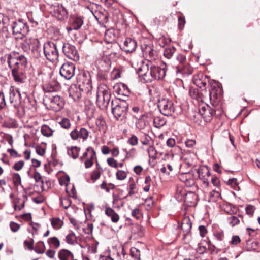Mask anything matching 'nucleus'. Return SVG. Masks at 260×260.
Here are the masks:
<instances>
[{
	"mask_svg": "<svg viewBox=\"0 0 260 260\" xmlns=\"http://www.w3.org/2000/svg\"><path fill=\"white\" fill-rule=\"evenodd\" d=\"M27 23L21 19H16L10 16H6L3 20L2 32L6 37H9L11 33L16 35V39H22L29 32Z\"/></svg>",
	"mask_w": 260,
	"mask_h": 260,
	"instance_id": "1",
	"label": "nucleus"
},
{
	"mask_svg": "<svg viewBox=\"0 0 260 260\" xmlns=\"http://www.w3.org/2000/svg\"><path fill=\"white\" fill-rule=\"evenodd\" d=\"M146 68L147 71L142 75L146 82H151L154 80L162 79L166 75L165 67H160L153 64L151 62L143 66V68Z\"/></svg>",
	"mask_w": 260,
	"mask_h": 260,
	"instance_id": "2",
	"label": "nucleus"
},
{
	"mask_svg": "<svg viewBox=\"0 0 260 260\" xmlns=\"http://www.w3.org/2000/svg\"><path fill=\"white\" fill-rule=\"evenodd\" d=\"M22 45L25 51H31L35 58H38L42 57L41 44L38 38H27L22 43Z\"/></svg>",
	"mask_w": 260,
	"mask_h": 260,
	"instance_id": "3",
	"label": "nucleus"
},
{
	"mask_svg": "<svg viewBox=\"0 0 260 260\" xmlns=\"http://www.w3.org/2000/svg\"><path fill=\"white\" fill-rule=\"evenodd\" d=\"M111 99V92L108 87L102 85L99 87L96 93V104L98 107L102 109H107Z\"/></svg>",
	"mask_w": 260,
	"mask_h": 260,
	"instance_id": "4",
	"label": "nucleus"
},
{
	"mask_svg": "<svg viewBox=\"0 0 260 260\" xmlns=\"http://www.w3.org/2000/svg\"><path fill=\"white\" fill-rule=\"evenodd\" d=\"M8 63L12 70L24 71L27 60L23 55L11 53L8 55Z\"/></svg>",
	"mask_w": 260,
	"mask_h": 260,
	"instance_id": "5",
	"label": "nucleus"
},
{
	"mask_svg": "<svg viewBox=\"0 0 260 260\" xmlns=\"http://www.w3.org/2000/svg\"><path fill=\"white\" fill-rule=\"evenodd\" d=\"M111 106L112 112L117 120H122L126 117L128 104L125 101L112 100Z\"/></svg>",
	"mask_w": 260,
	"mask_h": 260,
	"instance_id": "6",
	"label": "nucleus"
},
{
	"mask_svg": "<svg viewBox=\"0 0 260 260\" xmlns=\"http://www.w3.org/2000/svg\"><path fill=\"white\" fill-rule=\"evenodd\" d=\"M177 75H190L192 73V69L186 61V57L181 54H179L174 62Z\"/></svg>",
	"mask_w": 260,
	"mask_h": 260,
	"instance_id": "7",
	"label": "nucleus"
},
{
	"mask_svg": "<svg viewBox=\"0 0 260 260\" xmlns=\"http://www.w3.org/2000/svg\"><path fill=\"white\" fill-rule=\"evenodd\" d=\"M43 54L45 58L50 62H54L59 56L56 45L53 42L47 41L43 44Z\"/></svg>",
	"mask_w": 260,
	"mask_h": 260,
	"instance_id": "8",
	"label": "nucleus"
},
{
	"mask_svg": "<svg viewBox=\"0 0 260 260\" xmlns=\"http://www.w3.org/2000/svg\"><path fill=\"white\" fill-rule=\"evenodd\" d=\"M44 102L50 109L55 111H59L64 105L63 98L58 95H46Z\"/></svg>",
	"mask_w": 260,
	"mask_h": 260,
	"instance_id": "9",
	"label": "nucleus"
},
{
	"mask_svg": "<svg viewBox=\"0 0 260 260\" xmlns=\"http://www.w3.org/2000/svg\"><path fill=\"white\" fill-rule=\"evenodd\" d=\"M158 107L160 112L167 116L172 115L175 110L173 102L167 98H161L159 100Z\"/></svg>",
	"mask_w": 260,
	"mask_h": 260,
	"instance_id": "10",
	"label": "nucleus"
},
{
	"mask_svg": "<svg viewBox=\"0 0 260 260\" xmlns=\"http://www.w3.org/2000/svg\"><path fill=\"white\" fill-rule=\"evenodd\" d=\"M80 160L84 162L86 168H90L93 165L94 160H96L95 151L92 147H88L80 157Z\"/></svg>",
	"mask_w": 260,
	"mask_h": 260,
	"instance_id": "11",
	"label": "nucleus"
},
{
	"mask_svg": "<svg viewBox=\"0 0 260 260\" xmlns=\"http://www.w3.org/2000/svg\"><path fill=\"white\" fill-rule=\"evenodd\" d=\"M62 51L64 55L70 59L77 61L79 59V56L75 47L69 43H64Z\"/></svg>",
	"mask_w": 260,
	"mask_h": 260,
	"instance_id": "12",
	"label": "nucleus"
},
{
	"mask_svg": "<svg viewBox=\"0 0 260 260\" xmlns=\"http://www.w3.org/2000/svg\"><path fill=\"white\" fill-rule=\"evenodd\" d=\"M75 66L72 62L64 63L60 69V74L66 79H71L75 75Z\"/></svg>",
	"mask_w": 260,
	"mask_h": 260,
	"instance_id": "13",
	"label": "nucleus"
},
{
	"mask_svg": "<svg viewBox=\"0 0 260 260\" xmlns=\"http://www.w3.org/2000/svg\"><path fill=\"white\" fill-rule=\"evenodd\" d=\"M70 135L73 140H82L84 141L87 139L89 132L85 128H80L79 129L76 128L72 131Z\"/></svg>",
	"mask_w": 260,
	"mask_h": 260,
	"instance_id": "14",
	"label": "nucleus"
},
{
	"mask_svg": "<svg viewBox=\"0 0 260 260\" xmlns=\"http://www.w3.org/2000/svg\"><path fill=\"white\" fill-rule=\"evenodd\" d=\"M199 178L203 181V184L205 187H208L211 174L209 168L206 167H201L197 170Z\"/></svg>",
	"mask_w": 260,
	"mask_h": 260,
	"instance_id": "15",
	"label": "nucleus"
},
{
	"mask_svg": "<svg viewBox=\"0 0 260 260\" xmlns=\"http://www.w3.org/2000/svg\"><path fill=\"white\" fill-rule=\"evenodd\" d=\"M199 113L206 122H210L212 119L213 110L209 105H200L199 106Z\"/></svg>",
	"mask_w": 260,
	"mask_h": 260,
	"instance_id": "16",
	"label": "nucleus"
},
{
	"mask_svg": "<svg viewBox=\"0 0 260 260\" xmlns=\"http://www.w3.org/2000/svg\"><path fill=\"white\" fill-rule=\"evenodd\" d=\"M43 90L48 95L52 94V93L56 92L60 89V85L56 81L52 80L43 85Z\"/></svg>",
	"mask_w": 260,
	"mask_h": 260,
	"instance_id": "17",
	"label": "nucleus"
},
{
	"mask_svg": "<svg viewBox=\"0 0 260 260\" xmlns=\"http://www.w3.org/2000/svg\"><path fill=\"white\" fill-rule=\"evenodd\" d=\"M208 81V79L202 73L195 75L193 76V83L197 86L203 89H206V86Z\"/></svg>",
	"mask_w": 260,
	"mask_h": 260,
	"instance_id": "18",
	"label": "nucleus"
},
{
	"mask_svg": "<svg viewBox=\"0 0 260 260\" xmlns=\"http://www.w3.org/2000/svg\"><path fill=\"white\" fill-rule=\"evenodd\" d=\"M54 11L55 16L59 20H63L68 17V11L62 4L54 5Z\"/></svg>",
	"mask_w": 260,
	"mask_h": 260,
	"instance_id": "19",
	"label": "nucleus"
},
{
	"mask_svg": "<svg viewBox=\"0 0 260 260\" xmlns=\"http://www.w3.org/2000/svg\"><path fill=\"white\" fill-rule=\"evenodd\" d=\"M20 94L19 92L11 86L9 89V99L11 103L16 107L20 103Z\"/></svg>",
	"mask_w": 260,
	"mask_h": 260,
	"instance_id": "20",
	"label": "nucleus"
},
{
	"mask_svg": "<svg viewBox=\"0 0 260 260\" xmlns=\"http://www.w3.org/2000/svg\"><path fill=\"white\" fill-rule=\"evenodd\" d=\"M136 47L137 43L134 39L127 38L124 41L123 50L127 53L134 52Z\"/></svg>",
	"mask_w": 260,
	"mask_h": 260,
	"instance_id": "21",
	"label": "nucleus"
},
{
	"mask_svg": "<svg viewBox=\"0 0 260 260\" xmlns=\"http://www.w3.org/2000/svg\"><path fill=\"white\" fill-rule=\"evenodd\" d=\"M192 227V223L189 217H184L182 221L181 228L183 232V235L186 237L190 232Z\"/></svg>",
	"mask_w": 260,
	"mask_h": 260,
	"instance_id": "22",
	"label": "nucleus"
},
{
	"mask_svg": "<svg viewBox=\"0 0 260 260\" xmlns=\"http://www.w3.org/2000/svg\"><path fill=\"white\" fill-rule=\"evenodd\" d=\"M72 27L74 30H78L81 28L83 23V20L80 16H74L71 19Z\"/></svg>",
	"mask_w": 260,
	"mask_h": 260,
	"instance_id": "23",
	"label": "nucleus"
},
{
	"mask_svg": "<svg viewBox=\"0 0 260 260\" xmlns=\"http://www.w3.org/2000/svg\"><path fill=\"white\" fill-rule=\"evenodd\" d=\"M105 212V214L107 216L111 218V219L113 222L116 223L119 221V216L112 208L110 207L106 208Z\"/></svg>",
	"mask_w": 260,
	"mask_h": 260,
	"instance_id": "24",
	"label": "nucleus"
},
{
	"mask_svg": "<svg viewBox=\"0 0 260 260\" xmlns=\"http://www.w3.org/2000/svg\"><path fill=\"white\" fill-rule=\"evenodd\" d=\"M79 80L81 83L80 86H85L87 90L89 91L91 89V82L90 78H86L85 74H83L79 77Z\"/></svg>",
	"mask_w": 260,
	"mask_h": 260,
	"instance_id": "25",
	"label": "nucleus"
},
{
	"mask_svg": "<svg viewBox=\"0 0 260 260\" xmlns=\"http://www.w3.org/2000/svg\"><path fill=\"white\" fill-rule=\"evenodd\" d=\"M115 31L112 29L107 30L105 34V40L108 43H111L116 39Z\"/></svg>",
	"mask_w": 260,
	"mask_h": 260,
	"instance_id": "26",
	"label": "nucleus"
},
{
	"mask_svg": "<svg viewBox=\"0 0 260 260\" xmlns=\"http://www.w3.org/2000/svg\"><path fill=\"white\" fill-rule=\"evenodd\" d=\"M69 96L74 101L78 100L81 96L79 89L76 87H72L69 90Z\"/></svg>",
	"mask_w": 260,
	"mask_h": 260,
	"instance_id": "27",
	"label": "nucleus"
},
{
	"mask_svg": "<svg viewBox=\"0 0 260 260\" xmlns=\"http://www.w3.org/2000/svg\"><path fill=\"white\" fill-rule=\"evenodd\" d=\"M58 258L60 260H69L70 258H73V254L69 250L62 249L58 252Z\"/></svg>",
	"mask_w": 260,
	"mask_h": 260,
	"instance_id": "28",
	"label": "nucleus"
},
{
	"mask_svg": "<svg viewBox=\"0 0 260 260\" xmlns=\"http://www.w3.org/2000/svg\"><path fill=\"white\" fill-rule=\"evenodd\" d=\"M80 150V148L78 147H71V148H68V154L73 159H76L79 156Z\"/></svg>",
	"mask_w": 260,
	"mask_h": 260,
	"instance_id": "29",
	"label": "nucleus"
},
{
	"mask_svg": "<svg viewBox=\"0 0 260 260\" xmlns=\"http://www.w3.org/2000/svg\"><path fill=\"white\" fill-rule=\"evenodd\" d=\"M58 124L60 126L65 129H69L71 128V124L69 119L62 117L58 121Z\"/></svg>",
	"mask_w": 260,
	"mask_h": 260,
	"instance_id": "30",
	"label": "nucleus"
},
{
	"mask_svg": "<svg viewBox=\"0 0 260 260\" xmlns=\"http://www.w3.org/2000/svg\"><path fill=\"white\" fill-rule=\"evenodd\" d=\"M12 71L15 81L18 82H22L23 80V78L22 76L24 74V71L12 70Z\"/></svg>",
	"mask_w": 260,
	"mask_h": 260,
	"instance_id": "31",
	"label": "nucleus"
},
{
	"mask_svg": "<svg viewBox=\"0 0 260 260\" xmlns=\"http://www.w3.org/2000/svg\"><path fill=\"white\" fill-rule=\"evenodd\" d=\"M213 236L218 241H222L224 239V231L220 229H214L213 231Z\"/></svg>",
	"mask_w": 260,
	"mask_h": 260,
	"instance_id": "32",
	"label": "nucleus"
},
{
	"mask_svg": "<svg viewBox=\"0 0 260 260\" xmlns=\"http://www.w3.org/2000/svg\"><path fill=\"white\" fill-rule=\"evenodd\" d=\"M51 223L52 227L55 230L60 229L63 224V221L57 217L52 218L51 220Z\"/></svg>",
	"mask_w": 260,
	"mask_h": 260,
	"instance_id": "33",
	"label": "nucleus"
},
{
	"mask_svg": "<svg viewBox=\"0 0 260 260\" xmlns=\"http://www.w3.org/2000/svg\"><path fill=\"white\" fill-rule=\"evenodd\" d=\"M157 54V51L153 48V46L152 45L151 47L148 48V51L144 55L149 58L151 61L156 59Z\"/></svg>",
	"mask_w": 260,
	"mask_h": 260,
	"instance_id": "34",
	"label": "nucleus"
},
{
	"mask_svg": "<svg viewBox=\"0 0 260 260\" xmlns=\"http://www.w3.org/2000/svg\"><path fill=\"white\" fill-rule=\"evenodd\" d=\"M45 246L44 242L42 241L38 242L34 248L35 252L38 254L43 253L45 252Z\"/></svg>",
	"mask_w": 260,
	"mask_h": 260,
	"instance_id": "35",
	"label": "nucleus"
},
{
	"mask_svg": "<svg viewBox=\"0 0 260 260\" xmlns=\"http://www.w3.org/2000/svg\"><path fill=\"white\" fill-rule=\"evenodd\" d=\"M53 132V130L47 125H43L41 127V133L44 136L50 137L52 136Z\"/></svg>",
	"mask_w": 260,
	"mask_h": 260,
	"instance_id": "36",
	"label": "nucleus"
},
{
	"mask_svg": "<svg viewBox=\"0 0 260 260\" xmlns=\"http://www.w3.org/2000/svg\"><path fill=\"white\" fill-rule=\"evenodd\" d=\"M48 243L50 246L53 247L55 248H58L60 245L59 240L55 237L49 238L48 240Z\"/></svg>",
	"mask_w": 260,
	"mask_h": 260,
	"instance_id": "37",
	"label": "nucleus"
},
{
	"mask_svg": "<svg viewBox=\"0 0 260 260\" xmlns=\"http://www.w3.org/2000/svg\"><path fill=\"white\" fill-rule=\"evenodd\" d=\"M13 182L15 186H18L21 185V178L20 175L17 173H12Z\"/></svg>",
	"mask_w": 260,
	"mask_h": 260,
	"instance_id": "38",
	"label": "nucleus"
},
{
	"mask_svg": "<svg viewBox=\"0 0 260 260\" xmlns=\"http://www.w3.org/2000/svg\"><path fill=\"white\" fill-rule=\"evenodd\" d=\"M176 49L174 47L167 48L164 51V55L166 58L170 59L172 57Z\"/></svg>",
	"mask_w": 260,
	"mask_h": 260,
	"instance_id": "39",
	"label": "nucleus"
},
{
	"mask_svg": "<svg viewBox=\"0 0 260 260\" xmlns=\"http://www.w3.org/2000/svg\"><path fill=\"white\" fill-rule=\"evenodd\" d=\"M96 166V169L93 171L91 175V178L94 181L98 180L101 176V171L100 169H101V168L98 163H97Z\"/></svg>",
	"mask_w": 260,
	"mask_h": 260,
	"instance_id": "40",
	"label": "nucleus"
},
{
	"mask_svg": "<svg viewBox=\"0 0 260 260\" xmlns=\"http://www.w3.org/2000/svg\"><path fill=\"white\" fill-rule=\"evenodd\" d=\"M153 123L155 127L160 128L165 124L166 121L163 118L157 117L154 118Z\"/></svg>",
	"mask_w": 260,
	"mask_h": 260,
	"instance_id": "41",
	"label": "nucleus"
},
{
	"mask_svg": "<svg viewBox=\"0 0 260 260\" xmlns=\"http://www.w3.org/2000/svg\"><path fill=\"white\" fill-rule=\"evenodd\" d=\"M220 92L221 90L219 87L217 89L215 88V86L212 87V89L209 92L210 99H212V98L214 99H216L218 94L220 93Z\"/></svg>",
	"mask_w": 260,
	"mask_h": 260,
	"instance_id": "42",
	"label": "nucleus"
},
{
	"mask_svg": "<svg viewBox=\"0 0 260 260\" xmlns=\"http://www.w3.org/2000/svg\"><path fill=\"white\" fill-rule=\"evenodd\" d=\"M220 198V193L215 190H213L210 194V200L212 202H216Z\"/></svg>",
	"mask_w": 260,
	"mask_h": 260,
	"instance_id": "43",
	"label": "nucleus"
},
{
	"mask_svg": "<svg viewBox=\"0 0 260 260\" xmlns=\"http://www.w3.org/2000/svg\"><path fill=\"white\" fill-rule=\"evenodd\" d=\"M136 126L139 129H144L146 126V122L142 118H140L136 121Z\"/></svg>",
	"mask_w": 260,
	"mask_h": 260,
	"instance_id": "44",
	"label": "nucleus"
},
{
	"mask_svg": "<svg viewBox=\"0 0 260 260\" xmlns=\"http://www.w3.org/2000/svg\"><path fill=\"white\" fill-rule=\"evenodd\" d=\"M66 242L70 244H73L76 240V236L73 232L69 234L66 238Z\"/></svg>",
	"mask_w": 260,
	"mask_h": 260,
	"instance_id": "45",
	"label": "nucleus"
},
{
	"mask_svg": "<svg viewBox=\"0 0 260 260\" xmlns=\"http://www.w3.org/2000/svg\"><path fill=\"white\" fill-rule=\"evenodd\" d=\"M116 178L119 180H123L127 177V173L125 171L118 170L116 174Z\"/></svg>",
	"mask_w": 260,
	"mask_h": 260,
	"instance_id": "46",
	"label": "nucleus"
},
{
	"mask_svg": "<svg viewBox=\"0 0 260 260\" xmlns=\"http://www.w3.org/2000/svg\"><path fill=\"white\" fill-rule=\"evenodd\" d=\"M228 220L230 224L232 226H234L236 225L239 224L240 222V220L238 219V218L234 216L230 217L228 218Z\"/></svg>",
	"mask_w": 260,
	"mask_h": 260,
	"instance_id": "47",
	"label": "nucleus"
},
{
	"mask_svg": "<svg viewBox=\"0 0 260 260\" xmlns=\"http://www.w3.org/2000/svg\"><path fill=\"white\" fill-rule=\"evenodd\" d=\"M151 140V138L147 135H145L144 137H143L141 139V142L143 145H150V142Z\"/></svg>",
	"mask_w": 260,
	"mask_h": 260,
	"instance_id": "48",
	"label": "nucleus"
},
{
	"mask_svg": "<svg viewBox=\"0 0 260 260\" xmlns=\"http://www.w3.org/2000/svg\"><path fill=\"white\" fill-rule=\"evenodd\" d=\"M131 254L132 257L135 258H140V252L137 248L135 247H132L131 249Z\"/></svg>",
	"mask_w": 260,
	"mask_h": 260,
	"instance_id": "49",
	"label": "nucleus"
},
{
	"mask_svg": "<svg viewBox=\"0 0 260 260\" xmlns=\"http://www.w3.org/2000/svg\"><path fill=\"white\" fill-rule=\"evenodd\" d=\"M61 204L64 209H68L71 205V201L69 198L61 200Z\"/></svg>",
	"mask_w": 260,
	"mask_h": 260,
	"instance_id": "50",
	"label": "nucleus"
},
{
	"mask_svg": "<svg viewBox=\"0 0 260 260\" xmlns=\"http://www.w3.org/2000/svg\"><path fill=\"white\" fill-rule=\"evenodd\" d=\"M128 143L132 146H135L138 143V139L137 137L133 135L128 140Z\"/></svg>",
	"mask_w": 260,
	"mask_h": 260,
	"instance_id": "51",
	"label": "nucleus"
},
{
	"mask_svg": "<svg viewBox=\"0 0 260 260\" xmlns=\"http://www.w3.org/2000/svg\"><path fill=\"white\" fill-rule=\"evenodd\" d=\"M24 165V162L23 161L20 160L17 162H16L14 166H13V168L16 171H20L22 169Z\"/></svg>",
	"mask_w": 260,
	"mask_h": 260,
	"instance_id": "52",
	"label": "nucleus"
},
{
	"mask_svg": "<svg viewBox=\"0 0 260 260\" xmlns=\"http://www.w3.org/2000/svg\"><path fill=\"white\" fill-rule=\"evenodd\" d=\"M108 164L111 167L117 168L118 167V163L113 158H109L107 160Z\"/></svg>",
	"mask_w": 260,
	"mask_h": 260,
	"instance_id": "53",
	"label": "nucleus"
},
{
	"mask_svg": "<svg viewBox=\"0 0 260 260\" xmlns=\"http://www.w3.org/2000/svg\"><path fill=\"white\" fill-rule=\"evenodd\" d=\"M34 178L35 179L36 182L41 183L42 184H43V178L39 172L37 171L35 172L34 174Z\"/></svg>",
	"mask_w": 260,
	"mask_h": 260,
	"instance_id": "54",
	"label": "nucleus"
},
{
	"mask_svg": "<svg viewBox=\"0 0 260 260\" xmlns=\"http://www.w3.org/2000/svg\"><path fill=\"white\" fill-rule=\"evenodd\" d=\"M154 201L152 200V197H150L149 198H147L145 200V206L147 210L150 209L153 206Z\"/></svg>",
	"mask_w": 260,
	"mask_h": 260,
	"instance_id": "55",
	"label": "nucleus"
},
{
	"mask_svg": "<svg viewBox=\"0 0 260 260\" xmlns=\"http://www.w3.org/2000/svg\"><path fill=\"white\" fill-rule=\"evenodd\" d=\"M241 241L240 238L238 236L235 235L233 236L232 237V239L230 242L231 244L236 245L238 243H239Z\"/></svg>",
	"mask_w": 260,
	"mask_h": 260,
	"instance_id": "56",
	"label": "nucleus"
},
{
	"mask_svg": "<svg viewBox=\"0 0 260 260\" xmlns=\"http://www.w3.org/2000/svg\"><path fill=\"white\" fill-rule=\"evenodd\" d=\"M152 44L150 43H149L148 44L143 43L141 45V50L143 52V55L145 54V53H147V52L148 50V48L151 47Z\"/></svg>",
	"mask_w": 260,
	"mask_h": 260,
	"instance_id": "57",
	"label": "nucleus"
},
{
	"mask_svg": "<svg viewBox=\"0 0 260 260\" xmlns=\"http://www.w3.org/2000/svg\"><path fill=\"white\" fill-rule=\"evenodd\" d=\"M10 226L13 232H16L20 229V225L14 222H11Z\"/></svg>",
	"mask_w": 260,
	"mask_h": 260,
	"instance_id": "58",
	"label": "nucleus"
},
{
	"mask_svg": "<svg viewBox=\"0 0 260 260\" xmlns=\"http://www.w3.org/2000/svg\"><path fill=\"white\" fill-rule=\"evenodd\" d=\"M185 23V18L181 16L178 17V27L179 29L181 30L183 28Z\"/></svg>",
	"mask_w": 260,
	"mask_h": 260,
	"instance_id": "59",
	"label": "nucleus"
},
{
	"mask_svg": "<svg viewBox=\"0 0 260 260\" xmlns=\"http://www.w3.org/2000/svg\"><path fill=\"white\" fill-rule=\"evenodd\" d=\"M196 144V141L193 139H188L185 142V144L188 148H192Z\"/></svg>",
	"mask_w": 260,
	"mask_h": 260,
	"instance_id": "60",
	"label": "nucleus"
},
{
	"mask_svg": "<svg viewBox=\"0 0 260 260\" xmlns=\"http://www.w3.org/2000/svg\"><path fill=\"white\" fill-rule=\"evenodd\" d=\"M7 152L10 154V156L12 157H19V155L18 154V152L13 148H8L7 149Z\"/></svg>",
	"mask_w": 260,
	"mask_h": 260,
	"instance_id": "61",
	"label": "nucleus"
},
{
	"mask_svg": "<svg viewBox=\"0 0 260 260\" xmlns=\"http://www.w3.org/2000/svg\"><path fill=\"white\" fill-rule=\"evenodd\" d=\"M245 210L247 214L252 215L254 211V207L252 205H248L246 207Z\"/></svg>",
	"mask_w": 260,
	"mask_h": 260,
	"instance_id": "62",
	"label": "nucleus"
},
{
	"mask_svg": "<svg viewBox=\"0 0 260 260\" xmlns=\"http://www.w3.org/2000/svg\"><path fill=\"white\" fill-rule=\"evenodd\" d=\"M34 240L31 239L30 241L25 240L24 244L25 247H27L28 249L32 250L33 249Z\"/></svg>",
	"mask_w": 260,
	"mask_h": 260,
	"instance_id": "63",
	"label": "nucleus"
},
{
	"mask_svg": "<svg viewBox=\"0 0 260 260\" xmlns=\"http://www.w3.org/2000/svg\"><path fill=\"white\" fill-rule=\"evenodd\" d=\"M200 235L202 237L205 236L207 233V229L205 226L201 225L199 227Z\"/></svg>",
	"mask_w": 260,
	"mask_h": 260,
	"instance_id": "64",
	"label": "nucleus"
}]
</instances>
